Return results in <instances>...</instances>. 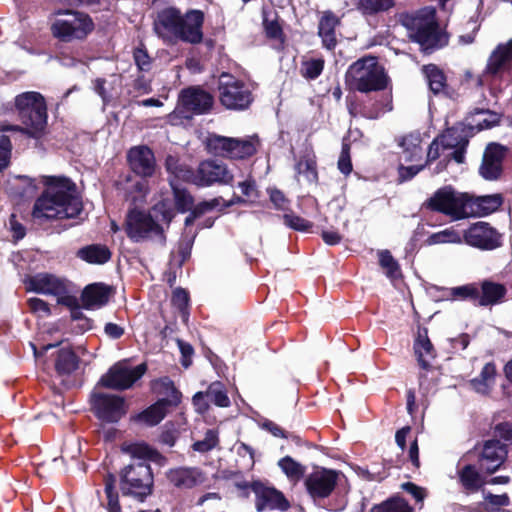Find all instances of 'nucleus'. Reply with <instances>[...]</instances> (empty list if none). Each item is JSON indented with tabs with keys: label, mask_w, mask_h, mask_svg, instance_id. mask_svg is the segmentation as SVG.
<instances>
[{
	"label": "nucleus",
	"mask_w": 512,
	"mask_h": 512,
	"mask_svg": "<svg viewBox=\"0 0 512 512\" xmlns=\"http://www.w3.org/2000/svg\"><path fill=\"white\" fill-rule=\"evenodd\" d=\"M122 450L132 459L121 471L122 493L142 500L151 493L153 485V474L147 461L158 459L159 454L145 443L123 445Z\"/></svg>",
	"instance_id": "3"
},
{
	"label": "nucleus",
	"mask_w": 512,
	"mask_h": 512,
	"mask_svg": "<svg viewBox=\"0 0 512 512\" xmlns=\"http://www.w3.org/2000/svg\"><path fill=\"white\" fill-rule=\"evenodd\" d=\"M105 334L112 338V339H118L124 334V329L115 323H106L104 327Z\"/></svg>",
	"instance_id": "64"
},
{
	"label": "nucleus",
	"mask_w": 512,
	"mask_h": 512,
	"mask_svg": "<svg viewBox=\"0 0 512 512\" xmlns=\"http://www.w3.org/2000/svg\"><path fill=\"white\" fill-rule=\"evenodd\" d=\"M423 72L426 76L430 89L434 93H439L443 90L445 84V76L436 65L429 64L424 66Z\"/></svg>",
	"instance_id": "43"
},
{
	"label": "nucleus",
	"mask_w": 512,
	"mask_h": 512,
	"mask_svg": "<svg viewBox=\"0 0 512 512\" xmlns=\"http://www.w3.org/2000/svg\"><path fill=\"white\" fill-rule=\"evenodd\" d=\"M153 390L157 394L164 396L161 400L167 401L169 405L176 406L180 402V392L175 388L173 382L167 377L155 381L153 384Z\"/></svg>",
	"instance_id": "35"
},
{
	"label": "nucleus",
	"mask_w": 512,
	"mask_h": 512,
	"mask_svg": "<svg viewBox=\"0 0 512 512\" xmlns=\"http://www.w3.org/2000/svg\"><path fill=\"white\" fill-rule=\"evenodd\" d=\"M299 175H302L308 182L317 180L316 162L314 156L307 155L302 158L296 165Z\"/></svg>",
	"instance_id": "48"
},
{
	"label": "nucleus",
	"mask_w": 512,
	"mask_h": 512,
	"mask_svg": "<svg viewBox=\"0 0 512 512\" xmlns=\"http://www.w3.org/2000/svg\"><path fill=\"white\" fill-rule=\"evenodd\" d=\"M12 144L8 136L0 135V171L10 163Z\"/></svg>",
	"instance_id": "56"
},
{
	"label": "nucleus",
	"mask_w": 512,
	"mask_h": 512,
	"mask_svg": "<svg viewBox=\"0 0 512 512\" xmlns=\"http://www.w3.org/2000/svg\"><path fill=\"white\" fill-rule=\"evenodd\" d=\"M458 474L461 485L469 492L478 491L484 484L483 478L472 465L464 466Z\"/></svg>",
	"instance_id": "34"
},
{
	"label": "nucleus",
	"mask_w": 512,
	"mask_h": 512,
	"mask_svg": "<svg viewBox=\"0 0 512 512\" xmlns=\"http://www.w3.org/2000/svg\"><path fill=\"white\" fill-rule=\"evenodd\" d=\"M495 380L496 368L493 363L489 362L484 365L479 376L470 381V384L476 392L487 394L494 386Z\"/></svg>",
	"instance_id": "29"
},
{
	"label": "nucleus",
	"mask_w": 512,
	"mask_h": 512,
	"mask_svg": "<svg viewBox=\"0 0 512 512\" xmlns=\"http://www.w3.org/2000/svg\"><path fill=\"white\" fill-rule=\"evenodd\" d=\"M134 60L138 68L142 71H147L150 68V57L147 52L141 48L134 51Z\"/></svg>",
	"instance_id": "61"
},
{
	"label": "nucleus",
	"mask_w": 512,
	"mask_h": 512,
	"mask_svg": "<svg viewBox=\"0 0 512 512\" xmlns=\"http://www.w3.org/2000/svg\"><path fill=\"white\" fill-rule=\"evenodd\" d=\"M423 165H410V166H399V179L400 182H404L412 179L416 174H418L422 169Z\"/></svg>",
	"instance_id": "60"
},
{
	"label": "nucleus",
	"mask_w": 512,
	"mask_h": 512,
	"mask_svg": "<svg viewBox=\"0 0 512 512\" xmlns=\"http://www.w3.org/2000/svg\"><path fill=\"white\" fill-rule=\"evenodd\" d=\"M505 156V148L499 144L491 143L487 146L480 174L487 180L497 179L502 171V161Z\"/></svg>",
	"instance_id": "19"
},
{
	"label": "nucleus",
	"mask_w": 512,
	"mask_h": 512,
	"mask_svg": "<svg viewBox=\"0 0 512 512\" xmlns=\"http://www.w3.org/2000/svg\"><path fill=\"white\" fill-rule=\"evenodd\" d=\"M339 18L330 11L323 13L319 21L318 34L322 38L324 47L329 50L335 48L337 40L335 28L339 25Z\"/></svg>",
	"instance_id": "27"
},
{
	"label": "nucleus",
	"mask_w": 512,
	"mask_h": 512,
	"mask_svg": "<svg viewBox=\"0 0 512 512\" xmlns=\"http://www.w3.org/2000/svg\"><path fill=\"white\" fill-rule=\"evenodd\" d=\"M205 394L210 402L214 403L219 407H228L230 405V399L221 382L211 383L208 389L206 390Z\"/></svg>",
	"instance_id": "44"
},
{
	"label": "nucleus",
	"mask_w": 512,
	"mask_h": 512,
	"mask_svg": "<svg viewBox=\"0 0 512 512\" xmlns=\"http://www.w3.org/2000/svg\"><path fill=\"white\" fill-rule=\"evenodd\" d=\"M116 479L112 474H108L105 478V493L108 499L109 512H120L118 495L114 492Z\"/></svg>",
	"instance_id": "50"
},
{
	"label": "nucleus",
	"mask_w": 512,
	"mask_h": 512,
	"mask_svg": "<svg viewBox=\"0 0 512 512\" xmlns=\"http://www.w3.org/2000/svg\"><path fill=\"white\" fill-rule=\"evenodd\" d=\"M219 97L228 109L243 110L252 102L251 91L242 81L223 73L219 78Z\"/></svg>",
	"instance_id": "11"
},
{
	"label": "nucleus",
	"mask_w": 512,
	"mask_h": 512,
	"mask_svg": "<svg viewBox=\"0 0 512 512\" xmlns=\"http://www.w3.org/2000/svg\"><path fill=\"white\" fill-rule=\"evenodd\" d=\"M82 209L74 183L65 177H52L44 193L36 200L32 216L39 222L70 219L80 217Z\"/></svg>",
	"instance_id": "1"
},
{
	"label": "nucleus",
	"mask_w": 512,
	"mask_h": 512,
	"mask_svg": "<svg viewBox=\"0 0 512 512\" xmlns=\"http://www.w3.org/2000/svg\"><path fill=\"white\" fill-rule=\"evenodd\" d=\"M414 350L418 357V362L423 368L429 366L430 360L434 358V349L427 336V331L420 330L414 344Z\"/></svg>",
	"instance_id": "30"
},
{
	"label": "nucleus",
	"mask_w": 512,
	"mask_h": 512,
	"mask_svg": "<svg viewBox=\"0 0 512 512\" xmlns=\"http://www.w3.org/2000/svg\"><path fill=\"white\" fill-rule=\"evenodd\" d=\"M263 26L266 32V35L269 38L278 40L280 43H283V33L280 24L277 21V17L275 14L263 12Z\"/></svg>",
	"instance_id": "47"
},
{
	"label": "nucleus",
	"mask_w": 512,
	"mask_h": 512,
	"mask_svg": "<svg viewBox=\"0 0 512 512\" xmlns=\"http://www.w3.org/2000/svg\"><path fill=\"white\" fill-rule=\"evenodd\" d=\"M175 204L177 208L184 212L192 205V197L185 190L173 187Z\"/></svg>",
	"instance_id": "58"
},
{
	"label": "nucleus",
	"mask_w": 512,
	"mask_h": 512,
	"mask_svg": "<svg viewBox=\"0 0 512 512\" xmlns=\"http://www.w3.org/2000/svg\"><path fill=\"white\" fill-rule=\"evenodd\" d=\"M28 291L52 295L57 298L58 304L75 307L77 299L69 294V282L49 273H38L26 280Z\"/></svg>",
	"instance_id": "10"
},
{
	"label": "nucleus",
	"mask_w": 512,
	"mask_h": 512,
	"mask_svg": "<svg viewBox=\"0 0 512 512\" xmlns=\"http://www.w3.org/2000/svg\"><path fill=\"white\" fill-rule=\"evenodd\" d=\"M451 296L458 299H469L478 304L479 288L476 284H467L454 287L450 292Z\"/></svg>",
	"instance_id": "51"
},
{
	"label": "nucleus",
	"mask_w": 512,
	"mask_h": 512,
	"mask_svg": "<svg viewBox=\"0 0 512 512\" xmlns=\"http://www.w3.org/2000/svg\"><path fill=\"white\" fill-rule=\"evenodd\" d=\"M153 214L132 210L126 218L125 230L130 239L139 242L148 238H158L165 241L162 223L167 226L174 217L172 209H167L164 203L155 205Z\"/></svg>",
	"instance_id": "4"
},
{
	"label": "nucleus",
	"mask_w": 512,
	"mask_h": 512,
	"mask_svg": "<svg viewBox=\"0 0 512 512\" xmlns=\"http://www.w3.org/2000/svg\"><path fill=\"white\" fill-rule=\"evenodd\" d=\"M482 494L483 501L480 505L485 512H505L503 508L510 505V498L506 493L493 494L483 490Z\"/></svg>",
	"instance_id": "37"
},
{
	"label": "nucleus",
	"mask_w": 512,
	"mask_h": 512,
	"mask_svg": "<svg viewBox=\"0 0 512 512\" xmlns=\"http://www.w3.org/2000/svg\"><path fill=\"white\" fill-rule=\"evenodd\" d=\"M278 466L290 482L296 484L304 476L306 467L290 456H285L278 461Z\"/></svg>",
	"instance_id": "36"
},
{
	"label": "nucleus",
	"mask_w": 512,
	"mask_h": 512,
	"mask_svg": "<svg viewBox=\"0 0 512 512\" xmlns=\"http://www.w3.org/2000/svg\"><path fill=\"white\" fill-rule=\"evenodd\" d=\"M324 61L322 59H310L302 64V75L305 78L315 79L323 71Z\"/></svg>",
	"instance_id": "52"
},
{
	"label": "nucleus",
	"mask_w": 512,
	"mask_h": 512,
	"mask_svg": "<svg viewBox=\"0 0 512 512\" xmlns=\"http://www.w3.org/2000/svg\"><path fill=\"white\" fill-rule=\"evenodd\" d=\"M468 203L472 213H469V217L485 216L496 211L502 204V198L500 195H486L473 197L468 194Z\"/></svg>",
	"instance_id": "26"
},
{
	"label": "nucleus",
	"mask_w": 512,
	"mask_h": 512,
	"mask_svg": "<svg viewBox=\"0 0 512 512\" xmlns=\"http://www.w3.org/2000/svg\"><path fill=\"white\" fill-rule=\"evenodd\" d=\"M132 170L140 176L150 177L154 174L156 163L152 150L146 146L133 147L128 152Z\"/></svg>",
	"instance_id": "20"
},
{
	"label": "nucleus",
	"mask_w": 512,
	"mask_h": 512,
	"mask_svg": "<svg viewBox=\"0 0 512 512\" xmlns=\"http://www.w3.org/2000/svg\"><path fill=\"white\" fill-rule=\"evenodd\" d=\"M420 137L418 135L405 136L401 141L403 152L401 158L406 162H413L421 158L422 148L420 147Z\"/></svg>",
	"instance_id": "38"
},
{
	"label": "nucleus",
	"mask_w": 512,
	"mask_h": 512,
	"mask_svg": "<svg viewBox=\"0 0 512 512\" xmlns=\"http://www.w3.org/2000/svg\"><path fill=\"white\" fill-rule=\"evenodd\" d=\"M169 481L180 488H192L204 482L203 473L198 468H176L168 472Z\"/></svg>",
	"instance_id": "24"
},
{
	"label": "nucleus",
	"mask_w": 512,
	"mask_h": 512,
	"mask_svg": "<svg viewBox=\"0 0 512 512\" xmlns=\"http://www.w3.org/2000/svg\"><path fill=\"white\" fill-rule=\"evenodd\" d=\"M338 477L335 470L318 468L306 477L305 487L313 499L327 498L335 489Z\"/></svg>",
	"instance_id": "17"
},
{
	"label": "nucleus",
	"mask_w": 512,
	"mask_h": 512,
	"mask_svg": "<svg viewBox=\"0 0 512 512\" xmlns=\"http://www.w3.org/2000/svg\"><path fill=\"white\" fill-rule=\"evenodd\" d=\"M183 180L190 181L198 186H210L213 183L229 185L233 182L234 174L224 164L215 161L200 163L196 172L186 170L181 174Z\"/></svg>",
	"instance_id": "14"
},
{
	"label": "nucleus",
	"mask_w": 512,
	"mask_h": 512,
	"mask_svg": "<svg viewBox=\"0 0 512 512\" xmlns=\"http://www.w3.org/2000/svg\"><path fill=\"white\" fill-rule=\"evenodd\" d=\"M77 357L73 351L63 349L59 352L55 368L59 374H70L77 368Z\"/></svg>",
	"instance_id": "42"
},
{
	"label": "nucleus",
	"mask_w": 512,
	"mask_h": 512,
	"mask_svg": "<svg viewBox=\"0 0 512 512\" xmlns=\"http://www.w3.org/2000/svg\"><path fill=\"white\" fill-rule=\"evenodd\" d=\"M463 242V235L453 228H447L437 233L431 234L426 243L428 245L436 244H461Z\"/></svg>",
	"instance_id": "41"
},
{
	"label": "nucleus",
	"mask_w": 512,
	"mask_h": 512,
	"mask_svg": "<svg viewBox=\"0 0 512 512\" xmlns=\"http://www.w3.org/2000/svg\"><path fill=\"white\" fill-rule=\"evenodd\" d=\"M402 488L411 494L418 502H422L426 496V492L423 488L418 487L411 482L402 484Z\"/></svg>",
	"instance_id": "63"
},
{
	"label": "nucleus",
	"mask_w": 512,
	"mask_h": 512,
	"mask_svg": "<svg viewBox=\"0 0 512 512\" xmlns=\"http://www.w3.org/2000/svg\"><path fill=\"white\" fill-rule=\"evenodd\" d=\"M27 303L29 309L40 317H47L51 313L49 305L40 298H30Z\"/></svg>",
	"instance_id": "57"
},
{
	"label": "nucleus",
	"mask_w": 512,
	"mask_h": 512,
	"mask_svg": "<svg viewBox=\"0 0 512 512\" xmlns=\"http://www.w3.org/2000/svg\"><path fill=\"white\" fill-rule=\"evenodd\" d=\"M283 220L286 226L297 231H307L312 227L311 222L293 213L285 214Z\"/></svg>",
	"instance_id": "55"
},
{
	"label": "nucleus",
	"mask_w": 512,
	"mask_h": 512,
	"mask_svg": "<svg viewBox=\"0 0 512 512\" xmlns=\"http://www.w3.org/2000/svg\"><path fill=\"white\" fill-rule=\"evenodd\" d=\"M145 371L144 364L133 367L127 362H118L101 377L99 384L111 389L125 390L141 378Z\"/></svg>",
	"instance_id": "15"
},
{
	"label": "nucleus",
	"mask_w": 512,
	"mask_h": 512,
	"mask_svg": "<svg viewBox=\"0 0 512 512\" xmlns=\"http://www.w3.org/2000/svg\"><path fill=\"white\" fill-rule=\"evenodd\" d=\"M349 149L348 144H343L342 152L338 160V168L344 175H348L352 171Z\"/></svg>",
	"instance_id": "59"
},
{
	"label": "nucleus",
	"mask_w": 512,
	"mask_h": 512,
	"mask_svg": "<svg viewBox=\"0 0 512 512\" xmlns=\"http://www.w3.org/2000/svg\"><path fill=\"white\" fill-rule=\"evenodd\" d=\"M512 61V39L505 44H500L492 52L488 59L485 73L489 75H498L506 71Z\"/></svg>",
	"instance_id": "22"
},
{
	"label": "nucleus",
	"mask_w": 512,
	"mask_h": 512,
	"mask_svg": "<svg viewBox=\"0 0 512 512\" xmlns=\"http://www.w3.org/2000/svg\"><path fill=\"white\" fill-rule=\"evenodd\" d=\"M19 120L22 126L5 125L0 131H19L29 137L39 138L47 124V113L44 98L37 92H25L15 100Z\"/></svg>",
	"instance_id": "5"
},
{
	"label": "nucleus",
	"mask_w": 512,
	"mask_h": 512,
	"mask_svg": "<svg viewBox=\"0 0 512 512\" xmlns=\"http://www.w3.org/2000/svg\"><path fill=\"white\" fill-rule=\"evenodd\" d=\"M463 239L467 245L481 250H493L501 245V235L483 221L476 222L465 230Z\"/></svg>",
	"instance_id": "16"
},
{
	"label": "nucleus",
	"mask_w": 512,
	"mask_h": 512,
	"mask_svg": "<svg viewBox=\"0 0 512 512\" xmlns=\"http://www.w3.org/2000/svg\"><path fill=\"white\" fill-rule=\"evenodd\" d=\"M77 255L82 260L91 264H103L107 262L111 257L109 249L100 244H93L81 248Z\"/></svg>",
	"instance_id": "32"
},
{
	"label": "nucleus",
	"mask_w": 512,
	"mask_h": 512,
	"mask_svg": "<svg viewBox=\"0 0 512 512\" xmlns=\"http://www.w3.org/2000/svg\"><path fill=\"white\" fill-rule=\"evenodd\" d=\"M379 262L383 269L386 270V274L390 278H395L399 275L398 264L388 251H382L379 253Z\"/></svg>",
	"instance_id": "53"
},
{
	"label": "nucleus",
	"mask_w": 512,
	"mask_h": 512,
	"mask_svg": "<svg viewBox=\"0 0 512 512\" xmlns=\"http://www.w3.org/2000/svg\"><path fill=\"white\" fill-rule=\"evenodd\" d=\"M403 23L410 31V37L424 49L440 45L442 37L438 31L435 8L425 7L415 15L405 17Z\"/></svg>",
	"instance_id": "7"
},
{
	"label": "nucleus",
	"mask_w": 512,
	"mask_h": 512,
	"mask_svg": "<svg viewBox=\"0 0 512 512\" xmlns=\"http://www.w3.org/2000/svg\"><path fill=\"white\" fill-rule=\"evenodd\" d=\"M112 294L111 288L101 283L88 285L82 293V303L86 309H96L105 305Z\"/></svg>",
	"instance_id": "25"
},
{
	"label": "nucleus",
	"mask_w": 512,
	"mask_h": 512,
	"mask_svg": "<svg viewBox=\"0 0 512 512\" xmlns=\"http://www.w3.org/2000/svg\"><path fill=\"white\" fill-rule=\"evenodd\" d=\"M57 18L51 26L52 34L64 42L81 40L87 37L94 28L91 18L81 12L73 10H58Z\"/></svg>",
	"instance_id": "8"
},
{
	"label": "nucleus",
	"mask_w": 512,
	"mask_h": 512,
	"mask_svg": "<svg viewBox=\"0 0 512 512\" xmlns=\"http://www.w3.org/2000/svg\"><path fill=\"white\" fill-rule=\"evenodd\" d=\"M371 512H412V508L404 499L396 497L374 505Z\"/></svg>",
	"instance_id": "45"
},
{
	"label": "nucleus",
	"mask_w": 512,
	"mask_h": 512,
	"mask_svg": "<svg viewBox=\"0 0 512 512\" xmlns=\"http://www.w3.org/2000/svg\"><path fill=\"white\" fill-rule=\"evenodd\" d=\"M394 0H359V8L364 14H375L389 10Z\"/></svg>",
	"instance_id": "49"
},
{
	"label": "nucleus",
	"mask_w": 512,
	"mask_h": 512,
	"mask_svg": "<svg viewBox=\"0 0 512 512\" xmlns=\"http://www.w3.org/2000/svg\"><path fill=\"white\" fill-rule=\"evenodd\" d=\"M481 293L479 292L478 305H495L502 301L507 290L506 287L497 282L485 280L481 283Z\"/></svg>",
	"instance_id": "28"
},
{
	"label": "nucleus",
	"mask_w": 512,
	"mask_h": 512,
	"mask_svg": "<svg viewBox=\"0 0 512 512\" xmlns=\"http://www.w3.org/2000/svg\"><path fill=\"white\" fill-rule=\"evenodd\" d=\"M180 101L185 109L197 114L208 111L213 103V99L209 93L196 88L183 91Z\"/></svg>",
	"instance_id": "23"
},
{
	"label": "nucleus",
	"mask_w": 512,
	"mask_h": 512,
	"mask_svg": "<svg viewBox=\"0 0 512 512\" xmlns=\"http://www.w3.org/2000/svg\"><path fill=\"white\" fill-rule=\"evenodd\" d=\"M169 403L159 400L139 415V419L148 425L158 424L166 415Z\"/></svg>",
	"instance_id": "40"
},
{
	"label": "nucleus",
	"mask_w": 512,
	"mask_h": 512,
	"mask_svg": "<svg viewBox=\"0 0 512 512\" xmlns=\"http://www.w3.org/2000/svg\"><path fill=\"white\" fill-rule=\"evenodd\" d=\"M350 89L361 93L384 90L389 85V77L376 57L366 56L351 64L345 75Z\"/></svg>",
	"instance_id": "6"
},
{
	"label": "nucleus",
	"mask_w": 512,
	"mask_h": 512,
	"mask_svg": "<svg viewBox=\"0 0 512 512\" xmlns=\"http://www.w3.org/2000/svg\"><path fill=\"white\" fill-rule=\"evenodd\" d=\"M172 303L179 310H184L188 303V293L181 288L175 289L172 295Z\"/></svg>",
	"instance_id": "62"
},
{
	"label": "nucleus",
	"mask_w": 512,
	"mask_h": 512,
	"mask_svg": "<svg viewBox=\"0 0 512 512\" xmlns=\"http://www.w3.org/2000/svg\"><path fill=\"white\" fill-rule=\"evenodd\" d=\"M120 85V77L114 75L110 81L101 78L96 79L94 89L102 98L103 103L108 104L118 96Z\"/></svg>",
	"instance_id": "31"
},
{
	"label": "nucleus",
	"mask_w": 512,
	"mask_h": 512,
	"mask_svg": "<svg viewBox=\"0 0 512 512\" xmlns=\"http://www.w3.org/2000/svg\"><path fill=\"white\" fill-rule=\"evenodd\" d=\"M234 202L230 203H224V200L219 198H214L209 201H203L195 206V208L192 210L191 214L187 216L185 219V226L191 225L194 220L201 215L205 214L208 211L214 210V209H222L224 207H228L232 205Z\"/></svg>",
	"instance_id": "39"
},
{
	"label": "nucleus",
	"mask_w": 512,
	"mask_h": 512,
	"mask_svg": "<svg viewBox=\"0 0 512 512\" xmlns=\"http://www.w3.org/2000/svg\"><path fill=\"white\" fill-rule=\"evenodd\" d=\"M507 456L506 447L499 441H487L483 447L480 465L488 473L496 471Z\"/></svg>",
	"instance_id": "21"
},
{
	"label": "nucleus",
	"mask_w": 512,
	"mask_h": 512,
	"mask_svg": "<svg viewBox=\"0 0 512 512\" xmlns=\"http://www.w3.org/2000/svg\"><path fill=\"white\" fill-rule=\"evenodd\" d=\"M438 140L441 143V147L444 149H452L458 146L465 147L467 145V140L456 128L446 130L440 137H438Z\"/></svg>",
	"instance_id": "46"
},
{
	"label": "nucleus",
	"mask_w": 512,
	"mask_h": 512,
	"mask_svg": "<svg viewBox=\"0 0 512 512\" xmlns=\"http://www.w3.org/2000/svg\"><path fill=\"white\" fill-rule=\"evenodd\" d=\"M428 207L453 220L469 218V213H472L468 203V194L458 192L450 186L437 190L428 200Z\"/></svg>",
	"instance_id": "9"
},
{
	"label": "nucleus",
	"mask_w": 512,
	"mask_h": 512,
	"mask_svg": "<svg viewBox=\"0 0 512 512\" xmlns=\"http://www.w3.org/2000/svg\"><path fill=\"white\" fill-rule=\"evenodd\" d=\"M467 121L471 128L480 131L496 126L500 121V115L490 110H477L467 118Z\"/></svg>",
	"instance_id": "33"
},
{
	"label": "nucleus",
	"mask_w": 512,
	"mask_h": 512,
	"mask_svg": "<svg viewBox=\"0 0 512 512\" xmlns=\"http://www.w3.org/2000/svg\"><path fill=\"white\" fill-rule=\"evenodd\" d=\"M92 411L102 423H117L127 412L121 396L94 391L90 397Z\"/></svg>",
	"instance_id": "12"
},
{
	"label": "nucleus",
	"mask_w": 512,
	"mask_h": 512,
	"mask_svg": "<svg viewBox=\"0 0 512 512\" xmlns=\"http://www.w3.org/2000/svg\"><path fill=\"white\" fill-rule=\"evenodd\" d=\"M203 21L204 15L199 10L182 14L175 7H166L157 13L153 30L167 45H174L178 41L197 44L203 39Z\"/></svg>",
	"instance_id": "2"
},
{
	"label": "nucleus",
	"mask_w": 512,
	"mask_h": 512,
	"mask_svg": "<svg viewBox=\"0 0 512 512\" xmlns=\"http://www.w3.org/2000/svg\"><path fill=\"white\" fill-rule=\"evenodd\" d=\"M218 443V434L215 430H208L203 440L193 444V449L199 452H207L213 449Z\"/></svg>",
	"instance_id": "54"
},
{
	"label": "nucleus",
	"mask_w": 512,
	"mask_h": 512,
	"mask_svg": "<svg viewBox=\"0 0 512 512\" xmlns=\"http://www.w3.org/2000/svg\"><path fill=\"white\" fill-rule=\"evenodd\" d=\"M207 148L215 155L241 159L256 152V143L253 138L237 139L213 134L207 138Z\"/></svg>",
	"instance_id": "13"
},
{
	"label": "nucleus",
	"mask_w": 512,
	"mask_h": 512,
	"mask_svg": "<svg viewBox=\"0 0 512 512\" xmlns=\"http://www.w3.org/2000/svg\"><path fill=\"white\" fill-rule=\"evenodd\" d=\"M251 488L256 496V508L258 511L263 510H286L289 503L284 495L275 488L265 486L262 483L254 482Z\"/></svg>",
	"instance_id": "18"
}]
</instances>
